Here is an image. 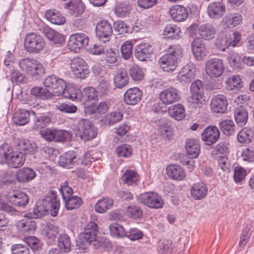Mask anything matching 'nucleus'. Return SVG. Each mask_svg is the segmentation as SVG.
<instances>
[{"label":"nucleus","instance_id":"obj_51","mask_svg":"<svg viewBox=\"0 0 254 254\" xmlns=\"http://www.w3.org/2000/svg\"><path fill=\"white\" fill-rule=\"evenodd\" d=\"M158 130L163 138L166 139H170L172 136V131L170 128L169 125L166 121H159V124L158 125Z\"/></svg>","mask_w":254,"mask_h":254},{"label":"nucleus","instance_id":"obj_29","mask_svg":"<svg viewBox=\"0 0 254 254\" xmlns=\"http://www.w3.org/2000/svg\"><path fill=\"white\" fill-rule=\"evenodd\" d=\"M77 162L75 152L69 151L60 156L58 162L61 166L70 168Z\"/></svg>","mask_w":254,"mask_h":254},{"label":"nucleus","instance_id":"obj_41","mask_svg":"<svg viewBox=\"0 0 254 254\" xmlns=\"http://www.w3.org/2000/svg\"><path fill=\"white\" fill-rule=\"evenodd\" d=\"M203 83L201 80H195L191 83L190 92L197 103L200 102V100L203 98Z\"/></svg>","mask_w":254,"mask_h":254},{"label":"nucleus","instance_id":"obj_30","mask_svg":"<svg viewBox=\"0 0 254 254\" xmlns=\"http://www.w3.org/2000/svg\"><path fill=\"white\" fill-rule=\"evenodd\" d=\"M185 148L187 154L191 158H197L200 152V145L198 141L195 139H187Z\"/></svg>","mask_w":254,"mask_h":254},{"label":"nucleus","instance_id":"obj_33","mask_svg":"<svg viewBox=\"0 0 254 254\" xmlns=\"http://www.w3.org/2000/svg\"><path fill=\"white\" fill-rule=\"evenodd\" d=\"M234 115L235 122L238 126L243 127L246 124L248 119V113L242 105L236 108Z\"/></svg>","mask_w":254,"mask_h":254},{"label":"nucleus","instance_id":"obj_57","mask_svg":"<svg viewBox=\"0 0 254 254\" xmlns=\"http://www.w3.org/2000/svg\"><path fill=\"white\" fill-rule=\"evenodd\" d=\"M131 146L127 144H122L117 147L115 150L116 153L120 157L127 158L132 154Z\"/></svg>","mask_w":254,"mask_h":254},{"label":"nucleus","instance_id":"obj_19","mask_svg":"<svg viewBox=\"0 0 254 254\" xmlns=\"http://www.w3.org/2000/svg\"><path fill=\"white\" fill-rule=\"evenodd\" d=\"M227 98L222 95H217L213 97L210 102L211 111L217 114H223L227 109Z\"/></svg>","mask_w":254,"mask_h":254},{"label":"nucleus","instance_id":"obj_18","mask_svg":"<svg viewBox=\"0 0 254 254\" xmlns=\"http://www.w3.org/2000/svg\"><path fill=\"white\" fill-rule=\"evenodd\" d=\"M220 137V132L215 126H209L201 133V138L205 144L210 146L216 143Z\"/></svg>","mask_w":254,"mask_h":254},{"label":"nucleus","instance_id":"obj_5","mask_svg":"<svg viewBox=\"0 0 254 254\" xmlns=\"http://www.w3.org/2000/svg\"><path fill=\"white\" fill-rule=\"evenodd\" d=\"M18 65L23 71L35 79L39 78L44 73L43 65L32 59H22L19 61Z\"/></svg>","mask_w":254,"mask_h":254},{"label":"nucleus","instance_id":"obj_42","mask_svg":"<svg viewBox=\"0 0 254 254\" xmlns=\"http://www.w3.org/2000/svg\"><path fill=\"white\" fill-rule=\"evenodd\" d=\"M225 84L228 90H234L240 89L243 86V82L240 75H233L227 78Z\"/></svg>","mask_w":254,"mask_h":254},{"label":"nucleus","instance_id":"obj_26","mask_svg":"<svg viewBox=\"0 0 254 254\" xmlns=\"http://www.w3.org/2000/svg\"><path fill=\"white\" fill-rule=\"evenodd\" d=\"M169 13L172 19L178 22L184 21L188 17L187 9L181 5L173 6L170 9Z\"/></svg>","mask_w":254,"mask_h":254},{"label":"nucleus","instance_id":"obj_50","mask_svg":"<svg viewBox=\"0 0 254 254\" xmlns=\"http://www.w3.org/2000/svg\"><path fill=\"white\" fill-rule=\"evenodd\" d=\"M111 236L116 238H123L127 235L125 228L120 224L114 223L110 225L109 227Z\"/></svg>","mask_w":254,"mask_h":254},{"label":"nucleus","instance_id":"obj_32","mask_svg":"<svg viewBox=\"0 0 254 254\" xmlns=\"http://www.w3.org/2000/svg\"><path fill=\"white\" fill-rule=\"evenodd\" d=\"M132 10V5L129 1L119 2L114 8L115 13L117 16L125 18L129 16Z\"/></svg>","mask_w":254,"mask_h":254},{"label":"nucleus","instance_id":"obj_15","mask_svg":"<svg viewBox=\"0 0 254 254\" xmlns=\"http://www.w3.org/2000/svg\"><path fill=\"white\" fill-rule=\"evenodd\" d=\"M195 65L190 62L181 69L177 76V79L182 84L190 82L195 77Z\"/></svg>","mask_w":254,"mask_h":254},{"label":"nucleus","instance_id":"obj_9","mask_svg":"<svg viewBox=\"0 0 254 254\" xmlns=\"http://www.w3.org/2000/svg\"><path fill=\"white\" fill-rule=\"evenodd\" d=\"M69 64L72 74L77 78L84 79L90 73L87 63L81 57H74Z\"/></svg>","mask_w":254,"mask_h":254},{"label":"nucleus","instance_id":"obj_48","mask_svg":"<svg viewBox=\"0 0 254 254\" xmlns=\"http://www.w3.org/2000/svg\"><path fill=\"white\" fill-rule=\"evenodd\" d=\"M234 122L231 120H225L221 121L219 124L221 130L227 136L233 134L235 131Z\"/></svg>","mask_w":254,"mask_h":254},{"label":"nucleus","instance_id":"obj_10","mask_svg":"<svg viewBox=\"0 0 254 254\" xmlns=\"http://www.w3.org/2000/svg\"><path fill=\"white\" fill-rule=\"evenodd\" d=\"M205 69L206 74L211 78L220 77L225 70L223 60L216 58L209 59L205 63Z\"/></svg>","mask_w":254,"mask_h":254},{"label":"nucleus","instance_id":"obj_62","mask_svg":"<svg viewBox=\"0 0 254 254\" xmlns=\"http://www.w3.org/2000/svg\"><path fill=\"white\" fill-rule=\"evenodd\" d=\"M56 108L60 111L65 113H74L77 110L76 106L70 104L65 103H58L56 105Z\"/></svg>","mask_w":254,"mask_h":254},{"label":"nucleus","instance_id":"obj_45","mask_svg":"<svg viewBox=\"0 0 254 254\" xmlns=\"http://www.w3.org/2000/svg\"><path fill=\"white\" fill-rule=\"evenodd\" d=\"M128 74L131 78L135 81H141L144 77V73L142 68L136 64L129 68Z\"/></svg>","mask_w":254,"mask_h":254},{"label":"nucleus","instance_id":"obj_31","mask_svg":"<svg viewBox=\"0 0 254 254\" xmlns=\"http://www.w3.org/2000/svg\"><path fill=\"white\" fill-rule=\"evenodd\" d=\"M169 116L177 121L183 120L186 117L184 106L181 104L172 105L168 109Z\"/></svg>","mask_w":254,"mask_h":254},{"label":"nucleus","instance_id":"obj_60","mask_svg":"<svg viewBox=\"0 0 254 254\" xmlns=\"http://www.w3.org/2000/svg\"><path fill=\"white\" fill-rule=\"evenodd\" d=\"M36 169L39 173L41 174L55 175L57 174V170L53 167H51L46 163H43L38 165Z\"/></svg>","mask_w":254,"mask_h":254},{"label":"nucleus","instance_id":"obj_24","mask_svg":"<svg viewBox=\"0 0 254 254\" xmlns=\"http://www.w3.org/2000/svg\"><path fill=\"white\" fill-rule=\"evenodd\" d=\"M16 149L25 154H33L37 152L38 147L32 140L21 139L18 140L16 144Z\"/></svg>","mask_w":254,"mask_h":254},{"label":"nucleus","instance_id":"obj_25","mask_svg":"<svg viewBox=\"0 0 254 254\" xmlns=\"http://www.w3.org/2000/svg\"><path fill=\"white\" fill-rule=\"evenodd\" d=\"M152 53V46L148 43L140 44L135 48V57L140 61H144L149 58Z\"/></svg>","mask_w":254,"mask_h":254},{"label":"nucleus","instance_id":"obj_16","mask_svg":"<svg viewBox=\"0 0 254 254\" xmlns=\"http://www.w3.org/2000/svg\"><path fill=\"white\" fill-rule=\"evenodd\" d=\"M85 113L88 115H101L105 114L110 107L111 104L109 100L103 101L98 104L92 103L90 105L85 104Z\"/></svg>","mask_w":254,"mask_h":254},{"label":"nucleus","instance_id":"obj_56","mask_svg":"<svg viewBox=\"0 0 254 254\" xmlns=\"http://www.w3.org/2000/svg\"><path fill=\"white\" fill-rule=\"evenodd\" d=\"M227 59L231 66L235 68L241 67L243 58L239 54L232 52L229 54Z\"/></svg>","mask_w":254,"mask_h":254},{"label":"nucleus","instance_id":"obj_59","mask_svg":"<svg viewBox=\"0 0 254 254\" xmlns=\"http://www.w3.org/2000/svg\"><path fill=\"white\" fill-rule=\"evenodd\" d=\"M24 241L27 244V246H29L33 251L41 249L42 244L40 241L35 237H26Z\"/></svg>","mask_w":254,"mask_h":254},{"label":"nucleus","instance_id":"obj_12","mask_svg":"<svg viewBox=\"0 0 254 254\" xmlns=\"http://www.w3.org/2000/svg\"><path fill=\"white\" fill-rule=\"evenodd\" d=\"M88 36L83 33H75L71 34L67 42V46L71 51L76 52L85 48L88 44Z\"/></svg>","mask_w":254,"mask_h":254},{"label":"nucleus","instance_id":"obj_35","mask_svg":"<svg viewBox=\"0 0 254 254\" xmlns=\"http://www.w3.org/2000/svg\"><path fill=\"white\" fill-rule=\"evenodd\" d=\"M44 32L45 36L56 44L61 45L65 42L64 36L52 28H45Z\"/></svg>","mask_w":254,"mask_h":254},{"label":"nucleus","instance_id":"obj_58","mask_svg":"<svg viewBox=\"0 0 254 254\" xmlns=\"http://www.w3.org/2000/svg\"><path fill=\"white\" fill-rule=\"evenodd\" d=\"M105 60L108 65L116 64L118 62V53L113 49H109L105 52Z\"/></svg>","mask_w":254,"mask_h":254},{"label":"nucleus","instance_id":"obj_11","mask_svg":"<svg viewBox=\"0 0 254 254\" xmlns=\"http://www.w3.org/2000/svg\"><path fill=\"white\" fill-rule=\"evenodd\" d=\"M77 129L80 137L85 141L94 139L97 134V129L88 119L79 120L77 124Z\"/></svg>","mask_w":254,"mask_h":254},{"label":"nucleus","instance_id":"obj_61","mask_svg":"<svg viewBox=\"0 0 254 254\" xmlns=\"http://www.w3.org/2000/svg\"><path fill=\"white\" fill-rule=\"evenodd\" d=\"M31 94L36 97L42 99H48L50 97L49 91L42 87H33L31 90Z\"/></svg>","mask_w":254,"mask_h":254},{"label":"nucleus","instance_id":"obj_40","mask_svg":"<svg viewBox=\"0 0 254 254\" xmlns=\"http://www.w3.org/2000/svg\"><path fill=\"white\" fill-rule=\"evenodd\" d=\"M115 85L118 88L125 87L128 82L127 73L124 69L119 70L114 76Z\"/></svg>","mask_w":254,"mask_h":254},{"label":"nucleus","instance_id":"obj_54","mask_svg":"<svg viewBox=\"0 0 254 254\" xmlns=\"http://www.w3.org/2000/svg\"><path fill=\"white\" fill-rule=\"evenodd\" d=\"M126 213L129 218L136 219L141 218L143 214V211L140 206L132 204L127 207Z\"/></svg>","mask_w":254,"mask_h":254},{"label":"nucleus","instance_id":"obj_49","mask_svg":"<svg viewBox=\"0 0 254 254\" xmlns=\"http://www.w3.org/2000/svg\"><path fill=\"white\" fill-rule=\"evenodd\" d=\"M96 89L99 95L103 97L112 93V87L109 81L102 80L99 82Z\"/></svg>","mask_w":254,"mask_h":254},{"label":"nucleus","instance_id":"obj_39","mask_svg":"<svg viewBox=\"0 0 254 254\" xmlns=\"http://www.w3.org/2000/svg\"><path fill=\"white\" fill-rule=\"evenodd\" d=\"M181 33L180 28L174 24H167L163 31V35L167 38L178 39Z\"/></svg>","mask_w":254,"mask_h":254},{"label":"nucleus","instance_id":"obj_52","mask_svg":"<svg viewBox=\"0 0 254 254\" xmlns=\"http://www.w3.org/2000/svg\"><path fill=\"white\" fill-rule=\"evenodd\" d=\"M253 135L252 130L246 127L239 131L237 135V139L240 143H248L251 142Z\"/></svg>","mask_w":254,"mask_h":254},{"label":"nucleus","instance_id":"obj_34","mask_svg":"<svg viewBox=\"0 0 254 254\" xmlns=\"http://www.w3.org/2000/svg\"><path fill=\"white\" fill-rule=\"evenodd\" d=\"M45 17L48 21L56 25H63L65 22V17L62 13L55 9L47 10Z\"/></svg>","mask_w":254,"mask_h":254},{"label":"nucleus","instance_id":"obj_13","mask_svg":"<svg viewBox=\"0 0 254 254\" xmlns=\"http://www.w3.org/2000/svg\"><path fill=\"white\" fill-rule=\"evenodd\" d=\"M197 29L200 37L205 40H211L215 36V28L211 24H203L199 27L196 24H192L189 27L188 30L192 33L194 30Z\"/></svg>","mask_w":254,"mask_h":254},{"label":"nucleus","instance_id":"obj_6","mask_svg":"<svg viewBox=\"0 0 254 254\" xmlns=\"http://www.w3.org/2000/svg\"><path fill=\"white\" fill-rule=\"evenodd\" d=\"M45 46V42L40 35L33 32L26 34L24 40V48L27 52L39 53Z\"/></svg>","mask_w":254,"mask_h":254},{"label":"nucleus","instance_id":"obj_2","mask_svg":"<svg viewBox=\"0 0 254 254\" xmlns=\"http://www.w3.org/2000/svg\"><path fill=\"white\" fill-rule=\"evenodd\" d=\"M184 50L179 45H170L166 50V53L159 60L161 67L164 71H174L181 61L184 55Z\"/></svg>","mask_w":254,"mask_h":254},{"label":"nucleus","instance_id":"obj_38","mask_svg":"<svg viewBox=\"0 0 254 254\" xmlns=\"http://www.w3.org/2000/svg\"><path fill=\"white\" fill-rule=\"evenodd\" d=\"M17 228L23 233H33L36 228L35 221L31 219H26L19 220L16 223Z\"/></svg>","mask_w":254,"mask_h":254},{"label":"nucleus","instance_id":"obj_14","mask_svg":"<svg viewBox=\"0 0 254 254\" xmlns=\"http://www.w3.org/2000/svg\"><path fill=\"white\" fill-rule=\"evenodd\" d=\"M97 36L103 42L109 41L113 34L111 24L105 20H100L96 27Z\"/></svg>","mask_w":254,"mask_h":254},{"label":"nucleus","instance_id":"obj_1","mask_svg":"<svg viewBox=\"0 0 254 254\" xmlns=\"http://www.w3.org/2000/svg\"><path fill=\"white\" fill-rule=\"evenodd\" d=\"M60 207V200L57 197L56 191L51 190L45 198L39 200L33 209V217H41L50 211L51 215L56 216Z\"/></svg>","mask_w":254,"mask_h":254},{"label":"nucleus","instance_id":"obj_37","mask_svg":"<svg viewBox=\"0 0 254 254\" xmlns=\"http://www.w3.org/2000/svg\"><path fill=\"white\" fill-rule=\"evenodd\" d=\"M243 18L240 14L231 13L225 16L223 19V22L225 27L233 28L242 22Z\"/></svg>","mask_w":254,"mask_h":254},{"label":"nucleus","instance_id":"obj_55","mask_svg":"<svg viewBox=\"0 0 254 254\" xmlns=\"http://www.w3.org/2000/svg\"><path fill=\"white\" fill-rule=\"evenodd\" d=\"M132 43L130 41L125 42L121 47V54L125 60H129L132 55Z\"/></svg>","mask_w":254,"mask_h":254},{"label":"nucleus","instance_id":"obj_7","mask_svg":"<svg viewBox=\"0 0 254 254\" xmlns=\"http://www.w3.org/2000/svg\"><path fill=\"white\" fill-rule=\"evenodd\" d=\"M137 200L139 203L153 209L162 208L165 204L162 197L154 191L141 193L137 197Z\"/></svg>","mask_w":254,"mask_h":254},{"label":"nucleus","instance_id":"obj_53","mask_svg":"<svg viewBox=\"0 0 254 254\" xmlns=\"http://www.w3.org/2000/svg\"><path fill=\"white\" fill-rule=\"evenodd\" d=\"M51 121V118L48 114H41L36 118L34 123V128L36 129L44 128L50 123Z\"/></svg>","mask_w":254,"mask_h":254},{"label":"nucleus","instance_id":"obj_8","mask_svg":"<svg viewBox=\"0 0 254 254\" xmlns=\"http://www.w3.org/2000/svg\"><path fill=\"white\" fill-rule=\"evenodd\" d=\"M44 85L46 90L49 91L50 97L60 96L64 88L66 87L65 82L54 75L47 76L44 80Z\"/></svg>","mask_w":254,"mask_h":254},{"label":"nucleus","instance_id":"obj_28","mask_svg":"<svg viewBox=\"0 0 254 254\" xmlns=\"http://www.w3.org/2000/svg\"><path fill=\"white\" fill-rule=\"evenodd\" d=\"M225 5L222 2H211L208 6V14L211 18H217L222 16L225 11Z\"/></svg>","mask_w":254,"mask_h":254},{"label":"nucleus","instance_id":"obj_47","mask_svg":"<svg viewBox=\"0 0 254 254\" xmlns=\"http://www.w3.org/2000/svg\"><path fill=\"white\" fill-rule=\"evenodd\" d=\"M65 206L67 210H72L77 209L83 203L82 199L80 197L74 195L64 200Z\"/></svg>","mask_w":254,"mask_h":254},{"label":"nucleus","instance_id":"obj_22","mask_svg":"<svg viewBox=\"0 0 254 254\" xmlns=\"http://www.w3.org/2000/svg\"><path fill=\"white\" fill-rule=\"evenodd\" d=\"M191 51L196 60H203L208 54V50L205 45L201 43L200 39L196 38L191 43Z\"/></svg>","mask_w":254,"mask_h":254},{"label":"nucleus","instance_id":"obj_17","mask_svg":"<svg viewBox=\"0 0 254 254\" xmlns=\"http://www.w3.org/2000/svg\"><path fill=\"white\" fill-rule=\"evenodd\" d=\"M159 98L164 104L170 105L179 101L181 96L178 89L171 87L161 91L159 94Z\"/></svg>","mask_w":254,"mask_h":254},{"label":"nucleus","instance_id":"obj_3","mask_svg":"<svg viewBox=\"0 0 254 254\" xmlns=\"http://www.w3.org/2000/svg\"><path fill=\"white\" fill-rule=\"evenodd\" d=\"M24 153L20 151H13L8 144L3 145L0 148V160L1 163H6L12 168L21 167L25 162Z\"/></svg>","mask_w":254,"mask_h":254},{"label":"nucleus","instance_id":"obj_23","mask_svg":"<svg viewBox=\"0 0 254 254\" xmlns=\"http://www.w3.org/2000/svg\"><path fill=\"white\" fill-rule=\"evenodd\" d=\"M190 192L193 199L201 200L206 196L208 188L206 184L202 182L196 183L191 186Z\"/></svg>","mask_w":254,"mask_h":254},{"label":"nucleus","instance_id":"obj_21","mask_svg":"<svg viewBox=\"0 0 254 254\" xmlns=\"http://www.w3.org/2000/svg\"><path fill=\"white\" fill-rule=\"evenodd\" d=\"M7 198L10 203L18 206H25L29 202L28 196L25 193L19 190L8 192Z\"/></svg>","mask_w":254,"mask_h":254},{"label":"nucleus","instance_id":"obj_44","mask_svg":"<svg viewBox=\"0 0 254 254\" xmlns=\"http://www.w3.org/2000/svg\"><path fill=\"white\" fill-rule=\"evenodd\" d=\"M113 203V200L109 197L100 199L95 205V211L100 213H104L111 208Z\"/></svg>","mask_w":254,"mask_h":254},{"label":"nucleus","instance_id":"obj_64","mask_svg":"<svg viewBox=\"0 0 254 254\" xmlns=\"http://www.w3.org/2000/svg\"><path fill=\"white\" fill-rule=\"evenodd\" d=\"M11 250L12 254H30L28 247L20 244L13 245Z\"/></svg>","mask_w":254,"mask_h":254},{"label":"nucleus","instance_id":"obj_4","mask_svg":"<svg viewBox=\"0 0 254 254\" xmlns=\"http://www.w3.org/2000/svg\"><path fill=\"white\" fill-rule=\"evenodd\" d=\"M98 226L93 221L88 222L85 226L83 232L79 234L77 246L81 250L86 249L92 242L96 240Z\"/></svg>","mask_w":254,"mask_h":254},{"label":"nucleus","instance_id":"obj_46","mask_svg":"<svg viewBox=\"0 0 254 254\" xmlns=\"http://www.w3.org/2000/svg\"><path fill=\"white\" fill-rule=\"evenodd\" d=\"M58 246L63 253H68L71 250V242L69 237L67 235H61L58 238Z\"/></svg>","mask_w":254,"mask_h":254},{"label":"nucleus","instance_id":"obj_63","mask_svg":"<svg viewBox=\"0 0 254 254\" xmlns=\"http://www.w3.org/2000/svg\"><path fill=\"white\" fill-rule=\"evenodd\" d=\"M42 235L47 237L48 239H51L56 237L57 232L54 225L52 224H47L41 231Z\"/></svg>","mask_w":254,"mask_h":254},{"label":"nucleus","instance_id":"obj_20","mask_svg":"<svg viewBox=\"0 0 254 254\" xmlns=\"http://www.w3.org/2000/svg\"><path fill=\"white\" fill-rule=\"evenodd\" d=\"M142 96V91L138 87L130 88L124 93V101L126 104L133 106L141 100Z\"/></svg>","mask_w":254,"mask_h":254},{"label":"nucleus","instance_id":"obj_43","mask_svg":"<svg viewBox=\"0 0 254 254\" xmlns=\"http://www.w3.org/2000/svg\"><path fill=\"white\" fill-rule=\"evenodd\" d=\"M30 114V112L27 110H20L15 113L13 121L17 125H25L29 122Z\"/></svg>","mask_w":254,"mask_h":254},{"label":"nucleus","instance_id":"obj_36","mask_svg":"<svg viewBox=\"0 0 254 254\" xmlns=\"http://www.w3.org/2000/svg\"><path fill=\"white\" fill-rule=\"evenodd\" d=\"M63 92L61 93L63 97L68 98L72 101L80 99L82 96V92L80 89L73 86H66L64 88Z\"/></svg>","mask_w":254,"mask_h":254},{"label":"nucleus","instance_id":"obj_27","mask_svg":"<svg viewBox=\"0 0 254 254\" xmlns=\"http://www.w3.org/2000/svg\"><path fill=\"white\" fill-rule=\"evenodd\" d=\"M64 7L68 10V12L77 16L83 12L84 7L81 0H64Z\"/></svg>","mask_w":254,"mask_h":254}]
</instances>
